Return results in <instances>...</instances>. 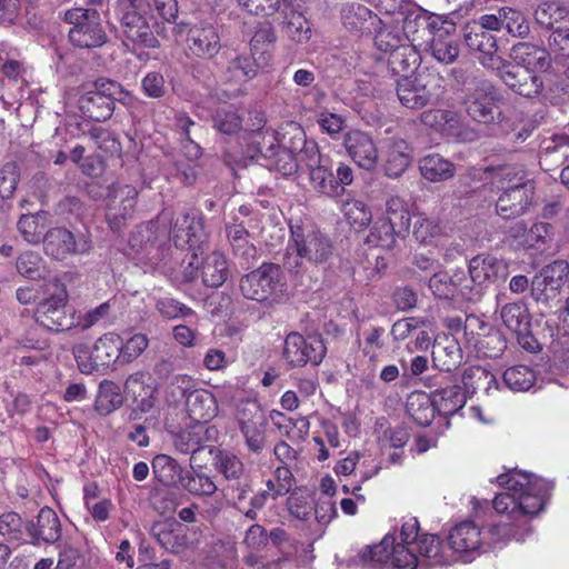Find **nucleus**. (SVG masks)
<instances>
[{
  "mask_svg": "<svg viewBox=\"0 0 569 569\" xmlns=\"http://www.w3.org/2000/svg\"><path fill=\"white\" fill-rule=\"evenodd\" d=\"M497 482L505 491L495 497L492 505L505 520L491 525L485 535L472 521L456 525L448 535V545L457 560L470 562L489 545L523 541L553 488L551 482L517 469L498 476Z\"/></svg>",
  "mask_w": 569,
  "mask_h": 569,
  "instance_id": "1",
  "label": "nucleus"
},
{
  "mask_svg": "<svg viewBox=\"0 0 569 569\" xmlns=\"http://www.w3.org/2000/svg\"><path fill=\"white\" fill-rule=\"evenodd\" d=\"M388 561L397 569H417L445 565L448 559L435 535H425L417 546L396 542V538L388 535L379 545L362 549L349 560L348 567L380 569Z\"/></svg>",
  "mask_w": 569,
  "mask_h": 569,
  "instance_id": "2",
  "label": "nucleus"
},
{
  "mask_svg": "<svg viewBox=\"0 0 569 569\" xmlns=\"http://www.w3.org/2000/svg\"><path fill=\"white\" fill-rule=\"evenodd\" d=\"M291 238L283 256V267L291 273L301 274L309 266L325 262L331 254L327 236L311 224L290 226Z\"/></svg>",
  "mask_w": 569,
  "mask_h": 569,
  "instance_id": "3",
  "label": "nucleus"
},
{
  "mask_svg": "<svg viewBox=\"0 0 569 569\" xmlns=\"http://www.w3.org/2000/svg\"><path fill=\"white\" fill-rule=\"evenodd\" d=\"M116 101L129 106L132 97L120 83L100 78L79 96L78 108L83 117L100 122L112 116Z\"/></svg>",
  "mask_w": 569,
  "mask_h": 569,
  "instance_id": "4",
  "label": "nucleus"
},
{
  "mask_svg": "<svg viewBox=\"0 0 569 569\" xmlns=\"http://www.w3.org/2000/svg\"><path fill=\"white\" fill-rule=\"evenodd\" d=\"M117 17L127 39L146 48H158L156 34H162L164 28L158 22L150 24L146 16V0H118Z\"/></svg>",
  "mask_w": 569,
  "mask_h": 569,
  "instance_id": "5",
  "label": "nucleus"
},
{
  "mask_svg": "<svg viewBox=\"0 0 569 569\" xmlns=\"http://www.w3.org/2000/svg\"><path fill=\"white\" fill-rule=\"evenodd\" d=\"M421 27L428 33V43L431 56L440 63H453L459 57V44L455 38V22L438 16H419L413 21H408L406 29L411 24Z\"/></svg>",
  "mask_w": 569,
  "mask_h": 569,
  "instance_id": "6",
  "label": "nucleus"
},
{
  "mask_svg": "<svg viewBox=\"0 0 569 569\" xmlns=\"http://www.w3.org/2000/svg\"><path fill=\"white\" fill-rule=\"evenodd\" d=\"M442 79L431 72H419L397 80V96L400 103L408 109H420L436 103L442 96Z\"/></svg>",
  "mask_w": 569,
  "mask_h": 569,
  "instance_id": "7",
  "label": "nucleus"
},
{
  "mask_svg": "<svg viewBox=\"0 0 569 569\" xmlns=\"http://www.w3.org/2000/svg\"><path fill=\"white\" fill-rule=\"evenodd\" d=\"M240 290L247 299L258 302L276 301L283 295L286 281L278 264L262 263L241 278Z\"/></svg>",
  "mask_w": 569,
  "mask_h": 569,
  "instance_id": "8",
  "label": "nucleus"
},
{
  "mask_svg": "<svg viewBox=\"0 0 569 569\" xmlns=\"http://www.w3.org/2000/svg\"><path fill=\"white\" fill-rule=\"evenodd\" d=\"M64 20L72 24L69 39L79 48H96L102 46L107 36L101 27V17L96 9L73 8L67 10Z\"/></svg>",
  "mask_w": 569,
  "mask_h": 569,
  "instance_id": "9",
  "label": "nucleus"
},
{
  "mask_svg": "<svg viewBox=\"0 0 569 569\" xmlns=\"http://www.w3.org/2000/svg\"><path fill=\"white\" fill-rule=\"evenodd\" d=\"M54 292L42 300L34 312L36 321L51 331H63L76 327L74 313L67 310V291L56 284Z\"/></svg>",
  "mask_w": 569,
  "mask_h": 569,
  "instance_id": "10",
  "label": "nucleus"
},
{
  "mask_svg": "<svg viewBox=\"0 0 569 569\" xmlns=\"http://www.w3.org/2000/svg\"><path fill=\"white\" fill-rule=\"evenodd\" d=\"M138 190L131 184L112 183L106 197V218L113 231H119L131 219L136 209Z\"/></svg>",
  "mask_w": 569,
  "mask_h": 569,
  "instance_id": "11",
  "label": "nucleus"
},
{
  "mask_svg": "<svg viewBox=\"0 0 569 569\" xmlns=\"http://www.w3.org/2000/svg\"><path fill=\"white\" fill-rule=\"evenodd\" d=\"M326 346L319 336L305 338L298 332H291L287 336L283 346V359L291 367H302L310 362L318 366L325 355Z\"/></svg>",
  "mask_w": 569,
  "mask_h": 569,
  "instance_id": "12",
  "label": "nucleus"
},
{
  "mask_svg": "<svg viewBox=\"0 0 569 569\" xmlns=\"http://www.w3.org/2000/svg\"><path fill=\"white\" fill-rule=\"evenodd\" d=\"M429 288L432 295L439 299L476 302L481 298L480 289L470 288L462 270H456L452 274L448 272L433 273L429 279Z\"/></svg>",
  "mask_w": 569,
  "mask_h": 569,
  "instance_id": "13",
  "label": "nucleus"
},
{
  "mask_svg": "<svg viewBox=\"0 0 569 569\" xmlns=\"http://www.w3.org/2000/svg\"><path fill=\"white\" fill-rule=\"evenodd\" d=\"M309 176L312 188L329 198L342 196L346 186L353 181V171L348 164L339 162L335 173L330 160L311 170Z\"/></svg>",
  "mask_w": 569,
  "mask_h": 569,
  "instance_id": "14",
  "label": "nucleus"
},
{
  "mask_svg": "<svg viewBox=\"0 0 569 569\" xmlns=\"http://www.w3.org/2000/svg\"><path fill=\"white\" fill-rule=\"evenodd\" d=\"M228 273L229 270L224 256L216 251L208 254L201 261L200 269L198 256L192 253L183 270V277L187 281H193L200 276L202 282L212 288L222 286L228 278Z\"/></svg>",
  "mask_w": 569,
  "mask_h": 569,
  "instance_id": "15",
  "label": "nucleus"
},
{
  "mask_svg": "<svg viewBox=\"0 0 569 569\" xmlns=\"http://www.w3.org/2000/svg\"><path fill=\"white\" fill-rule=\"evenodd\" d=\"M569 274V264L565 260H556L545 266L531 280V297L537 302L553 299Z\"/></svg>",
  "mask_w": 569,
  "mask_h": 569,
  "instance_id": "16",
  "label": "nucleus"
},
{
  "mask_svg": "<svg viewBox=\"0 0 569 569\" xmlns=\"http://www.w3.org/2000/svg\"><path fill=\"white\" fill-rule=\"evenodd\" d=\"M493 71H497L500 79L509 89L520 96L535 98L542 91L543 82L541 78L528 69L502 60L501 66Z\"/></svg>",
  "mask_w": 569,
  "mask_h": 569,
  "instance_id": "17",
  "label": "nucleus"
},
{
  "mask_svg": "<svg viewBox=\"0 0 569 569\" xmlns=\"http://www.w3.org/2000/svg\"><path fill=\"white\" fill-rule=\"evenodd\" d=\"M499 94L495 87L482 82L465 100L468 116L480 123H490L499 114Z\"/></svg>",
  "mask_w": 569,
  "mask_h": 569,
  "instance_id": "18",
  "label": "nucleus"
},
{
  "mask_svg": "<svg viewBox=\"0 0 569 569\" xmlns=\"http://www.w3.org/2000/svg\"><path fill=\"white\" fill-rule=\"evenodd\" d=\"M470 288L482 289L498 280H505L508 274V263L493 256L478 254L469 261Z\"/></svg>",
  "mask_w": 569,
  "mask_h": 569,
  "instance_id": "19",
  "label": "nucleus"
},
{
  "mask_svg": "<svg viewBox=\"0 0 569 569\" xmlns=\"http://www.w3.org/2000/svg\"><path fill=\"white\" fill-rule=\"evenodd\" d=\"M348 156L361 169L373 170L379 161V151L372 137L360 130L349 131L343 139Z\"/></svg>",
  "mask_w": 569,
  "mask_h": 569,
  "instance_id": "20",
  "label": "nucleus"
},
{
  "mask_svg": "<svg viewBox=\"0 0 569 569\" xmlns=\"http://www.w3.org/2000/svg\"><path fill=\"white\" fill-rule=\"evenodd\" d=\"M44 251L48 256L61 260L70 254H82L90 250L87 240H76L73 233L64 228H52L43 237Z\"/></svg>",
  "mask_w": 569,
  "mask_h": 569,
  "instance_id": "21",
  "label": "nucleus"
},
{
  "mask_svg": "<svg viewBox=\"0 0 569 569\" xmlns=\"http://www.w3.org/2000/svg\"><path fill=\"white\" fill-rule=\"evenodd\" d=\"M465 41L470 50L479 53L478 60L485 68L495 70L501 66L503 59L497 54V40L491 33L469 26L466 29Z\"/></svg>",
  "mask_w": 569,
  "mask_h": 569,
  "instance_id": "22",
  "label": "nucleus"
},
{
  "mask_svg": "<svg viewBox=\"0 0 569 569\" xmlns=\"http://www.w3.org/2000/svg\"><path fill=\"white\" fill-rule=\"evenodd\" d=\"M500 191L501 193L496 203L497 213L502 219H511L527 212L533 198L535 186L525 184L516 188H506Z\"/></svg>",
  "mask_w": 569,
  "mask_h": 569,
  "instance_id": "23",
  "label": "nucleus"
},
{
  "mask_svg": "<svg viewBox=\"0 0 569 569\" xmlns=\"http://www.w3.org/2000/svg\"><path fill=\"white\" fill-rule=\"evenodd\" d=\"M206 238L203 224L200 219L189 213H181L176 218L171 230V239L177 248L189 247L197 249Z\"/></svg>",
  "mask_w": 569,
  "mask_h": 569,
  "instance_id": "24",
  "label": "nucleus"
},
{
  "mask_svg": "<svg viewBox=\"0 0 569 569\" xmlns=\"http://www.w3.org/2000/svg\"><path fill=\"white\" fill-rule=\"evenodd\" d=\"M295 477L286 466H279L266 480V489L251 497V505L263 508L268 499H277L291 491L295 486Z\"/></svg>",
  "mask_w": 569,
  "mask_h": 569,
  "instance_id": "25",
  "label": "nucleus"
},
{
  "mask_svg": "<svg viewBox=\"0 0 569 569\" xmlns=\"http://www.w3.org/2000/svg\"><path fill=\"white\" fill-rule=\"evenodd\" d=\"M188 49L199 58L211 59L220 50V37L210 24L193 26L188 31Z\"/></svg>",
  "mask_w": 569,
  "mask_h": 569,
  "instance_id": "26",
  "label": "nucleus"
},
{
  "mask_svg": "<svg viewBox=\"0 0 569 569\" xmlns=\"http://www.w3.org/2000/svg\"><path fill=\"white\" fill-rule=\"evenodd\" d=\"M291 128L293 130L291 143L299 169L305 167L310 173L311 170L329 160L321 156L319 147L313 140H307L306 133L300 127L292 124Z\"/></svg>",
  "mask_w": 569,
  "mask_h": 569,
  "instance_id": "27",
  "label": "nucleus"
},
{
  "mask_svg": "<svg viewBox=\"0 0 569 569\" xmlns=\"http://www.w3.org/2000/svg\"><path fill=\"white\" fill-rule=\"evenodd\" d=\"M399 42V38L387 29L379 30L375 36L376 47L383 52H390L389 63L392 69L397 70V64H403L401 70L406 71L410 67V62L407 57H411L412 63H416L417 54L411 48L400 46Z\"/></svg>",
  "mask_w": 569,
  "mask_h": 569,
  "instance_id": "28",
  "label": "nucleus"
},
{
  "mask_svg": "<svg viewBox=\"0 0 569 569\" xmlns=\"http://www.w3.org/2000/svg\"><path fill=\"white\" fill-rule=\"evenodd\" d=\"M341 21L350 32L358 34L371 33L378 23L379 18L366 6L360 3H346L341 9Z\"/></svg>",
  "mask_w": 569,
  "mask_h": 569,
  "instance_id": "29",
  "label": "nucleus"
},
{
  "mask_svg": "<svg viewBox=\"0 0 569 569\" xmlns=\"http://www.w3.org/2000/svg\"><path fill=\"white\" fill-rule=\"evenodd\" d=\"M383 161L386 174L398 178L411 162V152L408 143L401 138H390L383 146Z\"/></svg>",
  "mask_w": 569,
  "mask_h": 569,
  "instance_id": "30",
  "label": "nucleus"
},
{
  "mask_svg": "<svg viewBox=\"0 0 569 569\" xmlns=\"http://www.w3.org/2000/svg\"><path fill=\"white\" fill-rule=\"evenodd\" d=\"M511 59L523 69L531 72L547 71L550 67L549 52L529 42H519L511 48Z\"/></svg>",
  "mask_w": 569,
  "mask_h": 569,
  "instance_id": "31",
  "label": "nucleus"
},
{
  "mask_svg": "<svg viewBox=\"0 0 569 569\" xmlns=\"http://www.w3.org/2000/svg\"><path fill=\"white\" fill-rule=\"evenodd\" d=\"M27 531L32 545H38L40 541L54 543L61 537V523L57 513L51 508L44 507L38 513L37 523H31Z\"/></svg>",
  "mask_w": 569,
  "mask_h": 569,
  "instance_id": "32",
  "label": "nucleus"
},
{
  "mask_svg": "<svg viewBox=\"0 0 569 569\" xmlns=\"http://www.w3.org/2000/svg\"><path fill=\"white\" fill-rule=\"evenodd\" d=\"M186 408L191 420L199 423L211 421L218 415V402L207 389H194L186 399Z\"/></svg>",
  "mask_w": 569,
  "mask_h": 569,
  "instance_id": "33",
  "label": "nucleus"
},
{
  "mask_svg": "<svg viewBox=\"0 0 569 569\" xmlns=\"http://www.w3.org/2000/svg\"><path fill=\"white\" fill-rule=\"evenodd\" d=\"M257 122L250 128L252 131L251 143L253 144L254 152L250 153L252 159L259 160V158L271 160L278 150L277 132L271 129H262L264 124V118L262 113H256Z\"/></svg>",
  "mask_w": 569,
  "mask_h": 569,
  "instance_id": "34",
  "label": "nucleus"
},
{
  "mask_svg": "<svg viewBox=\"0 0 569 569\" xmlns=\"http://www.w3.org/2000/svg\"><path fill=\"white\" fill-rule=\"evenodd\" d=\"M432 359L436 366L442 371L449 372L456 369L462 360L458 341L448 336L436 339L432 348Z\"/></svg>",
  "mask_w": 569,
  "mask_h": 569,
  "instance_id": "35",
  "label": "nucleus"
},
{
  "mask_svg": "<svg viewBox=\"0 0 569 569\" xmlns=\"http://www.w3.org/2000/svg\"><path fill=\"white\" fill-rule=\"evenodd\" d=\"M459 116L452 110L430 109L420 114V122L435 132L455 136L459 126Z\"/></svg>",
  "mask_w": 569,
  "mask_h": 569,
  "instance_id": "36",
  "label": "nucleus"
},
{
  "mask_svg": "<svg viewBox=\"0 0 569 569\" xmlns=\"http://www.w3.org/2000/svg\"><path fill=\"white\" fill-rule=\"evenodd\" d=\"M407 410L410 417L421 426H428L438 412L435 400L426 392H413L407 401Z\"/></svg>",
  "mask_w": 569,
  "mask_h": 569,
  "instance_id": "37",
  "label": "nucleus"
},
{
  "mask_svg": "<svg viewBox=\"0 0 569 569\" xmlns=\"http://www.w3.org/2000/svg\"><path fill=\"white\" fill-rule=\"evenodd\" d=\"M438 413L451 416L462 409L467 401L466 391L458 386H450L438 390L432 396Z\"/></svg>",
  "mask_w": 569,
  "mask_h": 569,
  "instance_id": "38",
  "label": "nucleus"
},
{
  "mask_svg": "<svg viewBox=\"0 0 569 569\" xmlns=\"http://www.w3.org/2000/svg\"><path fill=\"white\" fill-rule=\"evenodd\" d=\"M123 402L120 387L110 380H103L99 385L98 393L94 400V410L100 416H108Z\"/></svg>",
  "mask_w": 569,
  "mask_h": 569,
  "instance_id": "39",
  "label": "nucleus"
},
{
  "mask_svg": "<svg viewBox=\"0 0 569 569\" xmlns=\"http://www.w3.org/2000/svg\"><path fill=\"white\" fill-rule=\"evenodd\" d=\"M419 168L423 178L432 182L448 180L455 174L453 163L437 153L423 157Z\"/></svg>",
  "mask_w": 569,
  "mask_h": 569,
  "instance_id": "40",
  "label": "nucleus"
},
{
  "mask_svg": "<svg viewBox=\"0 0 569 569\" xmlns=\"http://www.w3.org/2000/svg\"><path fill=\"white\" fill-rule=\"evenodd\" d=\"M537 24L553 31L556 26L569 21V8L557 1L541 2L533 12Z\"/></svg>",
  "mask_w": 569,
  "mask_h": 569,
  "instance_id": "41",
  "label": "nucleus"
},
{
  "mask_svg": "<svg viewBox=\"0 0 569 569\" xmlns=\"http://www.w3.org/2000/svg\"><path fill=\"white\" fill-rule=\"evenodd\" d=\"M500 318L513 333L521 335L529 330L530 316L527 306L522 302L505 305L500 310Z\"/></svg>",
  "mask_w": 569,
  "mask_h": 569,
  "instance_id": "42",
  "label": "nucleus"
},
{
  "mask_svg": "<svg viewBox=\"0 0 569 569\" xmlns=\"http://www.w3.org/2000/svg\"><path fill=\"white\" fill-rule=\"evenodd\" d=\"M340 211L347 222L358 230L367 228L372 220L370 208L363 201L353 197H348L341 201Z\"/></svg>",
  "mask_w": 569,
  "mask_h": 569,
  "instance_id": "43",
  "label": "nucleus"
},
{
  "mask_svg": "<svg viewBox=\"0 0 569 569\" xmlns=\"http://www.w3.org/2000/svg\"><path fill=\"white\" fill-rule=\"evenodd\" d=\"M152 470L156 479L167 487L180 485L183 477L177 460L168 455H157L152 460Z\"/></svg>",
  "mask_w": 569,
  "mask_h": 569,
  "instance_id": "44",
  "label": "nucleus"
},
{
  "mask_svg": "<svg viewBox=\"0 0 569 569\" xmlns=\"http://www.w3.org/2000/svg\"><path fill=\"white\" fill-rule=\"evenodd\" d=\"M121 337L116 332L102 335L93 345L94 361L100 366H109L120 361Z\"/></svg>",
  "mask_w": 569,
  "mask_h": 569,
  "instance_id": "45",
  "label": "nucleus"
},
{
  "mask_svg": "<svg viewBox=\"0 0 569 569\" xmlns=\"http://www.w3.org/2000/svg\"><path fill=\"white\" fill-rule=\"evenodd\" d=\"M386 214L387 218L385 220L397 228L398 236L401 238L406 237L409 232L411 220L408 203L399 197H391L386 202Z\"/></svg>",
  "mask_w": 569,
  "mask_h": 569,
  "instance_id": "46",
  "label": "nucleus"
},
{
  "mask_svg": "<svg viewBox=\"0 0 569 569\" xmlns=\"http://www.w3.org/2000/svg\"><path fill=\"white\" fill-rule=\"evenodd\" d=\"M258 68L259 64L254 58L240 54L229 62L224 72V79L229 82L242 83L253 79L258 73Z\"/></svg>",
  "mask_w": 569,
  "mask_h": 569,
  "instance_id": "47",
  "label": "nucleus"
},
{
  "mask_svg": "<svg viewBox=\"0 0 569 569\" xmlns=\"http://www.w3.org/2000/svg\"><path fill=\"white\" fill-rule=\"evenodd\" d=\"M270 418L273 425L283 431L291 441L303 440L309 432L310 422L305 417L291 419L279 411H272Z\"/></svg>",
  "mask_w": 569,
  "mask_h": 569,
  "instance_id": "48",
  "label": "nucleus"
},
{
  "mask_svg": "<svg viewBox=\"0 0 569 569\" xmlns=\"http://www.w3.org/2000/svg\"><path fill=\"white\" fill-rule=\"evenodd\" d=\"M492 179L499 190L533 184L531 180L527 179L526 171L522 167L512 164L496 169Z\"/></svg>",
  "mask_w": 569,
  "mask_h": 569,
  "instance_id": "49",
  "label": "nucleus"
},
{
  "mask_svg": "<svg viewBox=\"0 0 569 569\" xmlns=\"http://www.w3.org/2000/svg\"><path fill=\"white\" fill-rule=\"evenodd\" d=\"M551 226L547 222H536L530 229H526L523 223H517L511 228L513 238H522L521 244L532 248L538 243H545L550 236Z\"/></svg>",
  "mask_w": 569,
  "mask_h": 569,
  "instance_id": "50",
  "label": "nucleus"
},
{
  "mask_svg": "<svg viewBox=\"0 0 569 569\" xmlns=\"http://www.w3.org/2000/svg\"><path fill=\"white\" fill-rule=\"evenodd\" d=\"M503 382L511 391H528L536 382V373L527 366H513L503 372Z\"/></svg>",
  "mask_w": 569,
  "mask_h": 569,
  "instance_id": "51",
  "label": "nucleus"
},
{
  "mask_svg": "<svg viewBox=\"0 0 569 569\" xmlns=\"http://www.w3.org/2000/svg\"><path fill=\"white\" fill-rule=\"evenodd\" d=\"M213 465L227 480H239L244 472L241 459L228 450H218L213 458Z\"/></svg>",
  "mask_w": 569,
  "mask_h": 569,
  "instance_id": "52",
  "label": "nucleus"
},
{
  "mask_svg": "<svg viewBox=\"0 0 569 569\" xmlns=\"http://www.w3.org/2000/svg\"><path fill=\"white\" fill-rule=\"evenodd\" d=\"M180 486L191 495L212 496L217 486L212 478L202 471H188L183 475Z\"/></svg>",
  "mask_w": 569,
  "mask_h": 569,
  "instance_id": "53",
  "label": "nucleus"
},
{
  "mask_svg": "<svg viewBox=\"0 0 569 569\" xmlns=\"http://www.w3.org/2000/svg\"><path fill=\"white\" fill-rule=\"evenodd\" d=\"M462 383L466 392H475L480 388L489 390L492 385L497 383V380L496 377L486 368L473 366L465 370L462 375Z\"/></svg>",
  "mask_w": 569,
  "mask_h": 569,
  "instance_id": "54",
  "label": "nucleus"
},
{
  "mask_svg": "<svg viewBox=\"0 0 569 569\" xmlns=\"http://www.w3.org/2000/svg\"><path fill=\"white\" fill-rule=\"evenodd\" d=\"M111 323V303L106 301L96 308L76 317V327L88 330L94 326L102 325L107 327Z\"/></svg>",
  "mask_w": 569,
  "mask_h": 569,
  "instance_id": "55",
  "label": "nucleus"
},
{
  "mask_svg": "<svg viewBox=\"0 0 569 569\" xmlns=\"http://www.w3.org/2000/svg\"><path fill=\"white\" fill-rule=\"evenodd\" d=\"M413 236L423 244H432L442 236V227L437 219L419 216L413 226Z\"/></svg>",
  "mask_w": 569,
  "mask_h": 569,
  "instance_id": "56",
  "label": "nucleus"
},
{
  "mask_svg": "<svg viewBox=\"0 0 569 569\" xmlns=\"http://www.w3.org/2000/svg\"><path fill=\"white\" fill-rule=\"evenodd\" d=\"M390 222L378 220L375 222L367 237V242L371 246L391 249L396 243L398 232Z\"/></svg>",
  "mask_w": 569,
  "mask_h": 569,
  "instance_id": "57",
  "label": "nucleus"
},
{
  "mask_svg": "<svg viewBox=\"0 0 569 569\" xmlns=\"http://www.w3.org/2000/svg\"><path fill=\"white\" fill-rule=\"evenodd\" d=\"M269 169H274L283 176H291L299 170L292 143L288 148L278 149L271 160L264 163Z\"/></svg>",
  "mask_w": 569,
  "mask_h": 569,
  "instance_id": "58",
  "label": "nucleus"
},
{
  "mask_svg": "<svg viewBox=\"0 0 569 569\" xmlns=\"http://www.w3.org/2000/svg\"><path fill=\"white\" fill-rule=\"evenodd\" d=\"M149 346V338L143 333H134L126 341L121 339L120 362L131 363L138 359Z\"/></svg>",
  "mask_w": 569,
  "mask_h": 569,
  "instance_id": "59",
  "label": "nucleus"
},
{
  "mask_svg": "<svg viewBox=\"0 0 569 569\" xmlns=\"http://www.w3.org/2000/svg\"><path fill=\"white\" fill-rule=\"evenodd\" d=\"M0 536L8 541H22L24 525L22 518L13 511L0 515Z\"/></svg>",
  "mask_w": 569,
  "mask_h": 569,
  "instance_id": "60",
  "label": "nucleus"
},
{
  "mask_svg": "<svg viewBox=\"0 0 569 569\" xmlns=\"http://www.w3.org/2000/svg\"><path fill=\"white\" fill-rule=\"evenodd\" d=\"M502 28L516 37H526L529 33V23L522 12L512 8H501Z\"/></svg>",
  "mask_w": 569,
  "mask_h": 569,
  "instance_id": "61",
  "label": "nucleus"
},
{
  "mask_svg": "<svg viewBox=\"0 0 569 569\" xmlns=\"http://www.w3.org/2000/svg\"><path fill=\"white\" fill-rule=\"evenodd\" d=\"M286 23L287 36L297 43H306L311 38V28L300 12L288 16Z\"/></svg>",
  "mask_w": 569,
  "mask_h": 569,
  "instance_id": "62",
  "label": "nucleus"
},
{
  "mask_svg": "<svg viewBox=\"0 0 569 569\" xmlns=\"http://www.w3.org/2000/svg\"><path fill=\"white\" fill-rule=\"evenodd\" d=\"M266 418L253 423L243 426L240 431L246 440L247 447L253 452H260L266 443Z\"/></svg>",
  "mask_w": 569,
  "mask_h": 569,
  "instance_id": "63",
  "label": "nucleus"
},
{
  "mask_svg": "<svg viewBox=\"0 0 569 569\" xmlns=\"http://www.w3.org/2000/svg\"><path fill=\"white\" fill-rule=\"evenodd\" d=\"M40 214H22L18 221V230L29 243H38L42 239L44 226L39 223Z\"/></svg>",
  "mask_w": 569,
  "mask_h": 569,
  "instance_id": "64",
  "label": "nucleus"
}]
</instances>
